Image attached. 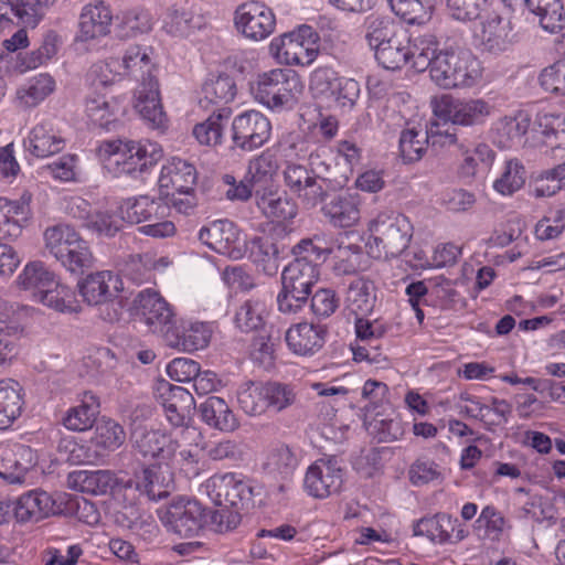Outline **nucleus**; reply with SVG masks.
Here are the masks:
<instances>
[{
  "label": "nucleus",
  "instance_id": "f257e3e1",
  "mask_svg": "<svg viewBox=\"0 0 565 565\" xmlns=\"http://www.w3.org/2000/svg\"><path fill=\"white\" fill-rule=\"evenodd\" d=\"M319 152L309 154V167L287 162L284 169V183L286 188L296 195L303 206L313 209L322 203L329 190L342 189L348 182L347 173L335 175L330 167L321 161Z\"/></svg>",
  "mask_w": 565,
  "mask_h": 565
},
{
  "label": "nucleus",
  "instance_id": "f03ea898",
  "mask_svg": "<svg viewBox=\"0 0 565 565\" xmlns=\"http://www.w3.org/2000/svg\"><path fill=\"white\" fill-rule=\"evenodd\" d=\"M369 253L376 258L399 256L409 245L413 226L408 218L395 211H384L370 222Z\"/></svg>",
  "mask_w": 565,
  "mask_h": 565
},
{
  "label": "nucleus",
  "instance_id": "7ed1b4c3",
  "mask_svg": "<svg viewBox=\"0 0 565 565\" xmlns=\"http://www.w3.org/2000/svg\"><path fill=\"white\" fill-rule=\"evenodd\" d=\"M429 74L445 89L471 87L481 77V66L469 51L444 50L435 57Z\"/></svg>",
  "mask_w": 565,
  "mask_h": 565
},
{
  "label": "nucleus",
  "instance_id": "20e7f679",
  "mask_svg": "<svg viewBox=\"0 0 565 565\" xmlns=\"http://www.w3.org/2000/svg\"><path fill=\"white\" fill-rule=\"evenodd\" d=\"M319 268L302 260H294L281 273V290L277 296L278 309L282 313H296L307 302L313 286L319 280Z\"/></svg>",
  "mask_w": 565,
  "mask_h": 565
},
{
  "label": "nucleus",
  "instance_id": "39448f33",
  "mask_svg": "<svg viewBox=\"0 0 565 565\" xmlns=\"http://www.w3.org/2000/svg\"><path fill=\"white\" fill-rule=\"evenodd\" d=\"M300 76L292 70L276 68L258 75L252 92L270 109L291 107L303 92Z\"/></svg>",
  "mask_w": 565,
  "mask_h": 565
},
{
  "label": "nucleus",
  "instance_id": "423d86ee",
  "mask_svg": "<svg viewBox=\"0 0 565 565\" xmlns=\"http://www.w3.org/2000/svg\"><path fill=\"white\" fill-rule=\"evenodd\" d=\"M100 149L108 154L109 164L116 166L117 173H141L162 158L161 147L150 140H109Z\"/></svg>",
  "mask_w": 565,
  "mask_h": 565
},
{
  "label": "nucleus",
  "instance_id": "0eeeda50",
  "mask_svg": "<svg viewBox=\"0 0 565 565\" xmlns=\"http://www.w3.org/2000/svg\"><path fill=\"white\" fill-rule=\"evenodd\" d=\"M318 41V33L303 24L275 38L270 43V51L281 64L305 66L316 60L319 52Z\"/></svg>",
  "mask_w": 565,
  "mask_h": 565
},
{
  "label": "nucleus",
  "instance_id": "6e6552de",
  "mask_svg": "<svg viewBox=\"0 0 565 565\" xmlns=\"http://www.w3.org/2000/svg\"><path fill=\"white\" fill-rule=\"evenodd\" d=\"M125 489H135L140 495L158 501L167 498L173 489V473L167 463H138L132 469V476L120 480Z\"/></svg>",
  "mask_w": 565,
  "mask_h": 565
},
{
  "label": "nucleus",
  "instance_id": "1a4fd4ad",
  "mask_svg": "<svg viewBox=\"0 0 565 565\" xmlns=\"http://www.w3.org/2000/svg\"><path fill=\"white\" fill-rule=\"evenodd\" d=\"M491 106L483 99H457L448 95L434 103L435 116L445 125L454 126L480 125L491 113Z\"/></svg>",
  "mask_w": 565,
  "mask_h": 565
},
{
  "label": "nucleus",
  "instance_id": "9d476101",
  "mask_svg": "<svg viewBox=\"0 0 565 565\" xmlns=\"http://www.w3.org/2000/svg\"><path fill=\"white\" fill-rule=\"evenodd\" d=\"M213 502L228 508L249 509L255 507L254 488L234 473L215 475L205 484Z\"/></svg>",
  "mask_w": 565,
  "mask_h": 565
},
{
  "label": "nucleus",
  "instance_id": "9b49d317",
  "mask_svg": "<svg viewBox=\"0 0 565 565\" xmlns=\"http://www.w3.org/2000/svg\"><path fill=\"white\" fill-rule=\"evenodd\" d=\"M160 520L168 531L193 537L204 527L206 511L195 500L179 499L160 512Z\"/></svg>",
  "mask_w": 565,
  "mask_h": 565
},
{
  "label": "nucleus",
  "instance_id": "f8f14e48",
  "mask_svg": "<svg viewBox=\"0 0 565 565\" xmlns=\"http://www.w3.org/2000/svg\"><path fill=\"white\" fill-rule=\"evenodd\" d=\"M457 134L450 127L440 129L438 122L433 124L429 131L416 130L415 128L403 130L399 137V152L404 162L413 163L419 161L427 150V143L433 147H447L457 145Z\"/></svg>",
  "mask_w": 565,
  "mask_h": 565
},
{
  "label": "nucleus",
  "instance_id": "ddd939ff",
  "mask_svg": "<svg viewBox=\"0 0 565 565\" xmlns=\"http://www.w3.org/2000/svg\"><path fill=\"white\" fill-rule=\"evenodd\" d=\"M480 19L475 31L483 51L498 54L507 51L514 41V33L510 18L504 17L499 8L487 10Z\"/></svg>",
  "mask_w": 565,
  "mask_h": 565
},
{
  "label": "nucleus",
  "instance_id": "4468645a",
  "mask_svg": "<svg viewBox=\"0 0 565 565\" xmlns=\"http://www.w3.org/2000/svg\"><path fill=\"white\" fill-rule=\"evenodd\" d=\"M199 239L214 252L233 259H241L246 252L237 226L228 220H216L203 226Z\"/></svg>",
  "mask_w": 565,
  "mask_h": 565
},
{
  "label": "nucleus",
  "instance_id": "2eb2a0df",
  "mask_svg": "<svg viewBox=\"0 0 565 565\" xmlns=\"http://www.w3.org/2000/svg\"><path fill=\"white\" fill-rule=\"evenodd\" d=\"M271 125L266 116L257 110H248L236 116L232 122V140L243 151L262 147L270 137Z\"/></svg>",
  "mask_w": 565,
  "mask_h": 565
},
{
  "label": "nucleus",
  "instance_id": "dca6fc26",
  "mask_svg": "<svg viewBox=\"0 0 565 565\" xmlns=\"http://www.w3.org/2000/svg\"><path fill=\"white\" fill-rule=\"evenodd\" d=\"M143 321L153 333H159L167 342V332L177 327V319L170 305L151 289L140 291L135 299Z\"/></svg>",
  "mask_w": 565,
  "mask_h": 565
},
{
  "label": "nucleus",
  "instance_id": "f3484780",
  "mask_svg": "<svg viewBox=\"0 0 565 565\" xmlns=\"http://www.w3.org/2000/svg\"><path fill=\"white\" fill-rule=\"evenodd\" d=\"M235 24L244 36L260 41L274 32L276 19L270 8L262 2L250 1L237 8Z\"/></svg>",
  "mask_w": 565,
  "mask_h": 565
},
{
  "label": "nucleus",
  "instance_id": "a211bd4d",
  "mask_svg": "<svg viewBox=\"0 0 565 565\" xmlns=\"http://www.w3.org/2000/svg\"><path fill=\"white\" fill-rule=\"evenodd\" d=\"M305 489L319 499L338 493L343 483V471L335 458L319 459L311 465L305 476Z\"/></svg>",
  "mask_w": 565,
  "mask_h": 565
},
{
  "label": "nucleus",
  "instance_id": "6ab92c4d",
  "mask_svg": "<svg viewBox=\"0 0 565 565\" xmlns=\"http://www.w3.org/2000/svg\"><path fill=\"white\" fill-rule=\"evenodd\" d=\"M14 518L19 523L39 522L50 515L64 512L62 502L42 490H31L20 495L13 503Z\"/></svg>",
  "mask_w": 565,
  "mask_h": 565
},
{
  "label": "nucleus",
  "instance_id": "aec40b11",
  "mask_svg": "<svg viewBox=\"0 0 565 565\" xmlns=\"http://www.w3.org/2000/svg\"><path fill=\"white\" fill-rule=\"evenodd\" d=\"M134 449L145 458H156L169 465V458L180 448L178 440L160 430L137 427L131 433Z\"/></svg>",
  "mask_w": 565,
  "mask_h": 565
},
{
  "label": "nucleus",
  "instance_id": "412c9836",
  "mask_svg": "<svg viewBox=\"0 0 565 565\" xmlns=\"http://www.w3.org/2000/svg\"><path fill=\"white\" fill-rule=\"evenodd\" d=\"M53 0H0V32L20 23L35 26Z\"/></svg>",
  "mask_w": 565,
  "mask_h": 565
},
{
  "label": "nucleus",
  "instance_id": "4be33fe9",
  "mask_svg": "<svg viewBox=\"0 0 565 565\" xmlns=\"http://www.w3.org/2000/svg\"><path fill=\"white\" fill-rule=\"evenodd\" d=\"M195 183L196 170L186 160L172 158L161 169L159 186L166 196H169L170 192H177L179 195L194 192Z\"/></svg>",
  "mask_w": 565,
  "mask_h": 565
},
{
  "label": "nucleus",
  "instance_id": "5701e85b",
  "mask_svg": "<svg viewBox=\"0 0 565 565\" xmlns=\"http://www.w3.org/2000/svg\"><path fill=\"white\" fill-rule=\"evenodd\" d=\"M119 277L109 270L88 275L78 282L79 294L88 305H104L119 291Z\"/></svg>",
  "mask_w": 565,
  "mask_h": 565
},
{
  "label": "nucleus",
  "instance_id": "b1692460",
  "mask_svg": "<svg viewBox=\"0 0 565 565\" xmlns=\"http://www.w3.org/2000/svg\"><path fill=\"white\" fill-rule=\"evenodd\" d=\"M32 466L31 448L23 445L3 448L0 457V478L10 484L23 483Z\"/></svg>",
  "mask_w": 565,
  "mask_h": 565
},
{
  "label": "nucleus",
  "instance_id": "393cba45",
  "mask_svg": "<svg viewBox=\"0 0 565 565\" xmlns=\"http://www.w3.org/2000/svg\"><path fill=\"white\" fill-rule=\"evenodd\" d=\"M136 110L152 127H161L166 121V114L162 108L159 83L157 78L148 82L143 78L136 90Z\"/></svg>",
  "mask_w": 565,
  "mask_h": 565
},
{
  "label": "nucleus",
  "instance_id": "a878e982",
  "mask_svg": "<svg viewBox=\"0 0 565 565\" xmlns=\"http://www.w3.org/2000/svg\"><path fill=\"white\" fill-rule=\"evenodd\" d=\"M254 199L260 212L273 221H289L298 213L296 202L288 198L285 192H280L279 186L257 193L254 195Z\"/></svg>",
  "mask_w": 565,
  "mask_h": 565
},
{
  "label": "nucleus",
  "instance_id": "bb28decb",
  "mask_svg": "<svg viewBox=\"0 0 565 565\" xmlns=\"http://www.w3.org/2000/svg\"><path fill=\"white\" fill-rule=\"evenodd\" d=\"M168 211V204L148 195L128 199L119 207L121 220L127 221L130 224H139L142 222H151L152 220L164 218Z\"/></svg>",
  "mask_w": 565,
  "mask_h": 565
},
{
  "label": "nucleus",
  "instance_id": "cd10ccee",
  "mask_svg": "<svg viewBox=\"0 0 565 565\" xmlns=\"http://www.w3.org/2000/svg\"><path fill=\"white\" fill-rule=\"evenodd\" d=\"M235 95L236 85L230 75H213L203 84L199 104L205 110L218 113V108H227L226 105L234 99Z\"/></svg>",
  "mask_w": 565,
  "mask_h": 565
},
{
  "label": "nucleus",
  "instance_id": "c85d7f7f",
  "mask_svg": "<svg viewBox=\"0 0 565 565\" xmlns=\"http://www.w3.org/2000/svg\"><path fill=\"white\" fill-rule=\"evenodd\" d=\"M326 333V329L321 326L301 322L288 329L286 342L296 354H313L322 348Z\"/></svg>",
  "mask_w": 565,
  "mask_h": 565
},
{
  "label": "nucleus",
  "instance_id": "c756f323",
  "mask_svg": "<svg viewBox=\"0 0 565 565\" xmlns=\"http://www.w3.org/2000/svg\"><path fill=\"white\" fill-rule=\"evenodd\" d=\"M285 252V245L276 242L271 235L255 237L252 241L250 257L257 268L267 276H275L278 273Z\"/></svg>",
  "mask_w": 565,
  "mask_h": 565
},
{
  "label": "nucleus",
  "instance_id": "7c9ffc66",
  "mask_svg": "<svg viewBox=\"0 0 565 565\" xmlns=\"http://www.w3.org/2000/svg\"><path fill=\"white\" fill-rule=\"evenodd\" d=\"M211 339V330L203 322L190 323L188 328L177 327L167 332V345L184 352H193L207 347Z\"/></svg>",
  "mask_w": 565,
  "mask_h": 565
},
{
  "label": "nucleus",
  "instance_id": "2f4dec72",
  "mask_svg": "<svg viewBox=\"0 0 565 565\" xmlns=\"http://www.w3.org/2000/svg\"><path fill=\"white\" fill-rule=\"evenodd\" d=\"M113 15L110 9L99 1L84 7L79 15V34L82 41L104 36L109 32Z\"/></svg>",
  "mask_w": 565,
  "mask_h": 565
},
{
  "label": "nucleus",
  "instance_id": "473e14b6",
  "mask_svg": "<svg viewBox=\"0 0 565 565\" xmlns=\"http://www.w3.org/2000/svg\"><path fill=\"white\" fill-rule=\"evenodd\" d=\"M360 202L355 195L339 194L323 205L322 212L337 227H351L360 220Z\"/></svg>",
  "mask_w": 565,
  "mask_h": 565
},
{
  "label": "nucleus",
  "instance_id": "72a5a7b5",
  "mask_svg": "<svg viewBox=\"0 0 565 565\" xmlns=\"http://www.w3.org/2000/svg\"><path fill=\"white\" fill-rule=\"evenodd\" d=\"M25 147L34 157L47 158L62 151L65 140L54 131L51 125L39 124L31 130Z\"/></svg>",
  "mask_w": 565,
  "mask_h": 565
},
{
  "label": "nucleus",
  "instance_id": "f704fd0d",
  "mask_svg": "<svg viewBox=\"0 0 565 565\" xmlns=\"http://www.w3.org/2000/svg\"><path fill=\"white\" fill-rule=\"evenodd\" d=\"M277 170V158L269 151L263 152L249 162L248 171L245 177L247 181L252 183V188H254V195L278 186L275 182Z\"/></svg>",
  "mask_w": 565,
  "mask_h": 565
},
{
  "label": "nucleus",
  "instance_id": "c9c22d12",
  "mask_svg": "<svg viewBox=\"0 0 565 565\" xmlns=\"http://www.w3.org/2000/svg\"><path fill=\"white\" fill-rule=\"evenodd\" d=\"M363 28L365 40L373 51L402 35L401 28L388 15L371 14L366 17Z\"/></svg>",
  "mask_w": 565,
  "mask_h": 565
},
{
  "label": "nucleus",
  "instance_id": "e433bc0d",
  "mask_svg": "<svg viewBox=\"0 0 565 565\" xmlns=\"http://www.w3.org/2000/svg\"><path fill=\"white\" fill-rule=\"evenodd\" d=\"M25 203L0 198V239H13L21 235L28 218Z\"/></svg>",
  "mask_w": 565,
  "mask_h": 565
},
{
  "label": "nucleus",
  "instance_id": "4c0bfd02",
  "mask_svg": "<svg viewBox=\"0 0 565 565\" xmlns=\"http://www.w3.org/2000/svg\"><path fill=\"white\" fill-rule=\"evenodd\" d=\"M201 419L209 426L231 431L237 426L235 416L226 402L217 396L207 397L199 407Z\"/></svg>",
  "mask_w": 565,
  "mask_h": 565
},
{
  "label": "nucleus",
  "instance_id": "58836bf2",
  "mask_svg": "<svg viewBox=\"0 0 565 565\" xmlns=\"http://www.w3.org/2000/svg\"><path fill=\"white\" fill-rule=\"evenodd\" d=\"M98 414L97 397L90 392H85L82 403L67 411L63 424L70 430L84 431L93 427Z\"/></svg>",
  "mask_w": 565,
  "mask_h": 565
},
{
  "label": "nucleus",
  "instance_id": "ea45409f",
  "mask_svg": "<svg viewBox=\"0 0 565 565\" xmlns=\"http://www.w3.org/2000/svg\"><path fill=\"white\" fill-rule=\"evenodd\" d=\"M117 108L118 105L114 99L109 100L105 95L96 92L86 97L85 111L89 121L106 130H110L117 125L115 117Z\"/></svg>",
  "mask_w": 565,
  "mask_h": 565
},
{
  "label": "nucleus",
  "instance_id": "a19ab883",
  "mask_svg": "<svg viewBox=\"0 0 565 565\" xmlns=\"http://www.w3.org/2000/svg\"><path fill=\"white\" fill-rule=\"evenodd\" d=\"M345 301L348 309L355 316L371 313L376 301L373 282L364 278L352 280L348 287Z\"/></svg>",
  "mask_w": 565,
  "mask_h": 565
},
{
  "label": "nucleus",
  "instance_id": "79ce46f5",
  "mask_svg": "<svg viewBox=\"0 0 565 565\" xmlns=\"http://www.w3.org/2000/svg\"><path fill=\"white\" fill-rule=\"evenodd\" d=\"M457 523L458 519H452L446 513H437L431 518L417 521L414 525V534L425 535L431 542L443 544L450 541Z\"/></svg>",
  "mask_w": 565,
  "mask_h": 565
},
{
  "label": "nucleus",
  "instance_id": "37998d69",
  "mask_svg": "<svg viewBox=\"0 0 565 565\" xmlns=\"http://www.w3.org/2000/svg\"><path fill=\"white\" fill-rule=\"evenodd\" d=\"M526 8L539 18L541 26L548 32L563 28L565 20L561 0H524Z\"/></svg>",
  "mask_w": 565,
  "mask_h": 565
},
{
  "label": "nucleus",
  "instance_id": "c03bdc74",
  "mask_svg": "<svg viewBox=\"0 0 565 565\" xmlns=\"http://www.w3.org/2000/svg\"><path fill=\"white\" fill-rule=\"evenodd\" d=\"M20 384L13 380L0 381V428L9 426L22 408Z\"/></svg>",
  "mask_w": 565,
  "mask_h": 565
},
{
  "label": "nucleus",
  "instance_id": "a18cd8bd",
  "mask_svg": "<svg viewBox=\"0 0 565 565\" xmlns=\"http://www.w3.org/2000/svg\"><path fill=\"white\" fill-rule=\"evenodd\" d=\"M232 114L231 108H218V113L213 110L209 118L194 126L193 135L201 145L217 146L222 141L224 120H227Z\"/></svg>",
  "mask_w": 565,
  "mask_h": 565
},
{
  "label": "nucleus",
  "instance_id": "49530a36",
  "mask_svg": "<svg viewBox=\"0 0 565 565\" xmlns=\"http://www.w3.org/2000/svg\"><path fill=\"white\" fill-rule=\"evenodd\" d=\"M126 439L124 428L113 419H102L97 423L95 434L90 438L93 446L103 451V458L108 451L119 448Z\"/></svg>",
  "mask_w": 565,
  "mask_h": 565
},
{
  "label": "nucleus",
  "instance_id": "de8ad7c7",
  "mask_svg": "<svg viewBox=\"0 0 565 565\" xmlns=\"http://www.w3.org/2000/svg\"><path fill=\"white\" fill-rule=\"evenodd\" d=\"M116 33L122 39L147 33L152 28L150 14L143 9L124 11L116 17Z\"/></svg>",
  "mask_w": 565,
  "mask_h": 565
},
{
  "label": "nucleus",
  "instance_id": "09e8293b",
  "mask_svg": "<svg viewBox=\"0 0 565 565\" xmlns=\"http://www.w3.org/2000/svg\"><path fill=\"white\" fill-rule=\"evenodd\" d=\"M266 306L259 299L244 301L235 313V324L243 332L258 331L266 328Z\"/></svg>",
  "mask_w": 565,
  "mask_h": 565
},
{
  "label": "nucleus",
  "instance_id": "8fccbe9b",
  "mask_svg": "<svg viewBox=\"0 0 565 565\" xmlns=\"http://www.w3.org/2000/svg\"><path fill=\"white\" fill-rule=\"evenodd\" d=\"M57 262L68 271L77 275L84 274L94 266V255L89 244L79 237Z\"/></svg>",
  "mask_w": 565,
  "mask_h": 565
},
{
  "label": "nucleus",
  "instance_id": "3c124183",
  "mask_svg": "<svg viewBox=\"0 0 565 565\" xmlns=\"http://www.w3.org/2000/svg\"><path fill=\"white\" fill-rule=\"evenodd\" d=\"M45 249L57 260L81 235L67 224H56L44 231Z\"/></svg>",
  "mask_w": 565,
  "mask_h": 565
},
{
  "label": "nucleus",
  "instance_id": "603ef678",
  "mask_svg": "<svg viewBox=\"0 0 565 565\" xmlns=\"http://www.w3.org/2000/svg\"><path fill=\"white\" fill-rule=\"evenodd\" d=\"M55 275L41 262H31L25 265L18 277V285L23 289L34 290L38 297L43 289L54 285Z\"/></svg>",
  "mask_w": 565,
  "mask_h": 565
},
{
  "label": "nucleus",
  "instance_id": "864d4df0",
  "mask_svg": "<svg viewBox=\"0 0 565 565\" xmlns=\"http://www.w3.org/2000/svg\"><path fill=\"white\" fill-rule=\"evenodd\" d=\"M265 393L266 384L246 382L237 391V402L246 414L260 415L267 411Z\"/></svg>",
  "mask_w": 565,
  "mask_h": 565
},
{
  "label": "nucleus",
  "instance_id": "5fc2aeb1",
  "mask_svg": "<svg viewBox=\"0 0 565 565\" xmlns=\"http://www.w3.org/2000/svg\"><path fill=\"white\" fill-rule=\"evenodd\" d=\"M396 15L408 24H424L431 18L435 6L423 0H388Z\"/></svg>",
  "mask_w": 565,
  "mask_h": 565
},
{
  "label": "nucleus",
  "instance_id": "6e6d98bb",
  "mask_svg": "<svg viewBox=\"0 0 565 565\" xmlns=\"http://www.w3.org/2000/svg\"><path fill=\"white\" fill-rule=\"evenodd\" d=\"M72 477L81 491L95 495L107 493L117 481L110 470L78 471Z\"/></svg>",
  "mask_w": 565,
  "mask_h": 565
},
{
  "label": "nucleus",
  "instance_id": "4d7b16f0",
  "mask_svg": "<svg viewBox=\"0 0 565 565\" xmlns=\"http://www.w3.org/2000/svg\"><path fill=\"white\" fill-rule=\"evenodd\" d=\"M149 51L148 47L134 45L127 49L122 57L124 67L136 78L140 77L141 83L143 78H146L147 82L150 78H157L152 74L153 64L151 63Z\"/></svg>",
  "mask_w": 565,
  "mask_h": 565
},
{
  "label": "nucleus",
  "instance_id": "13d9d810",
  "mask_svg": "<svg viewBox=\"0 0 565 565\" xmlns=\"http://www.w3.org/2000/svg\"><path fill=\"white\" fill-rule=\"evenodd\" d=\"M58 451L72 465L96 463L103 459V451L96 449L92 440L84 445L75 440L65 439L60 444Z\"/></svg>",
  "mask_w": 565,
  "mask_h": 565
},
{
  "label": "nucleus",
  "instance_id": "bf43d9fd",
  "mask_svg": "<svg viewBox=\"0 0 565 565\" xmlns=\"http://www.w3.org/2000/svg\"><path fill=\"white\" fill-rule=\"evenodd\" d=\"M533 130L547 139L554 138L555 148L565 146V115L554 113H539L533 124Z\"/></svg>",
  "mask_w": 565,
  "mask_h": 565
},
{
  "label": "nucleus",
  "instance_id": "052dcab7",
  "mask_svg": "<svg viewBox=\"0 0 565 565\" xmlns=\"http://www.w3.org/2000/svg\"><path fill=\"white\" fill-rule=\"evenodd\" d=\"M525 178L524 167L515 159L509 160L501 177L494 181L493 188L502 195H512L524 185Z\"/></svg>",
  "mask_w": 565,
  "mask_h": 565
},
{
  "label": "nucleus",
  "instance_id": "680f3d73",
  "mask_svg": "<svg viewBox=\"0 0 565 565\" xmlns=\"http://www.w3.org/2000/svg\"><path fill=\"white\" fill-rule=\"evenodd\" d=\"M39 300L57 311H73L75 309V296L71 288L54 279L52 287H46L38 296Z\"/></svg>",
  "mask_w": 565,
  "mask_h": 565
},
{
  "label": "nucleus",
  "instance_id": "e2e57ef3",
  "mask_svg": "<svg viewBox=\"0 0 565 565\" xmlns=\"http://www.w3.org/2000/svg\"><path fill=\"white\" fill-rule=\"evenodd\" d=\"M408 47V62L413 61V67L422 72L430 70L435 57L437 56L436 43L433 36L415 38Z\"/></svg>",
  "mask_w": 565,
  "mask_h": 565
},
{
  "label": "nucleus",
  "instance_id": "0e129e2a",
  "mask_svg": "<svg viewBox=\"0 0 565 565\" xmlns=\"http://www.w3.org/2000/svg\"><path fill=\"white\" fill-rule=\"evenodd\" d=\"M377 62L386 70H399L408 63V47L403 44L401 36L390 44L374 50Z\"/></svg>",
  "mask_w": 565,
  "mask_h": 565
},
{
  "label": "nucleus",
  "instance_id": "69168bd1",
  "mask_svg": "<svg viewBox=\"0 0 565 565\" xmlns=\"http://www.w3.org/2000/svg\"><path fill=\"white\" fill-rule=\"evenodd\" d=\"M55 89V81L49 74H40L31 79L29 86L18 92L26 107H33L44 100Z\"/></svg>",
  "mask_w": 565,
  "mask_h": 565
},
{
  "label": "nucleus",
  "instance_id": "338daca9",
  "mask_svg": "<svg viewBox=\"0 0 565 565\" xmlns=\"http://www.w3.org/2000/svg\"><path fill=\"white\" fill-rule=\"evenodd\" d=\"M298 465L296 455L287 445H277L273 447L267 456L266 469L270 473H278L288 477Z\"/></svg>",
  "mask_w": 565,
  "mask_h": 565
},
{
  "label": "nucleus",
  "instance_id": "774afa93",
  "mask_svg": "<svg viewBox=\"0 0 565 565\" xmlns=\"http://www.w3.org/2000/svg\"><path fill=\"white\" fill-rule=\"evenodd\" d=\"M332 270L337 276L355 274L361 265L362 250L356 245L338 246L334 250Z\"/></svg>",
  "mask_w": 565,
  "mask_h": 565
}]
</instances>
